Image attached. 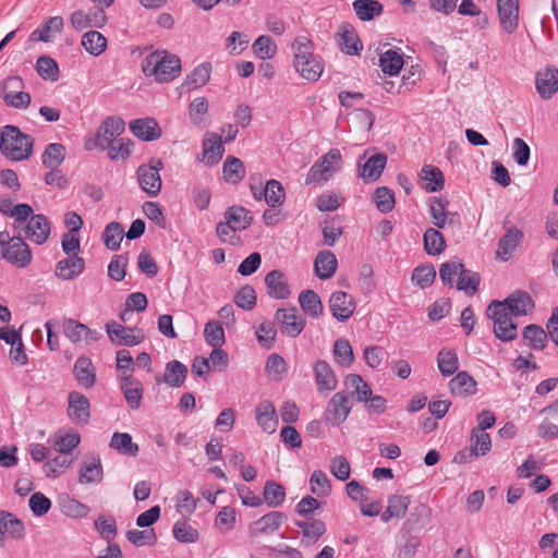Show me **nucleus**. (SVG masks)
Here are the masks:
<instances>
[{"label": "nucleus", "instance_id": "f257e3e1", "mask_svg": "<svg viewBox=\"0 0 558 558\" xmlns=\"http://www.w3.org/2000/svg\"><path fill=\"white\" fill-rule=\"evenodd\" d=\"M293 68L300 76L308 82H317L324 72L319 56L314 54L312 40L298 36L292 43Z\"/></svg>", "mask_w": 558, "mask_h": 558}, {"label": "nucleus", "instance_id": "f03ea898", "mask_svg": "<svg viewBox=\"0 0 558 558\" xmlns=\"http://www.w3.org/2000/svg\"><path fill=\"white\" fill-rule=\"evenodd\" d=\"M145 76H153L157 82H170L181 73V60L166 50L149 53L142 63Z\"/></svg>", "mask_w": 558, "mask_h": 558}, {"label": "nucleus", "instance_id": "7ed1b4c3", "mask_svg": "<svg viewBox=\"0 0 558 558\" xmlns=\"http://www.w3.org/2000/svg\"><path fill=\"white\" fill-rule=\"evenodd\" d=\"M34 140L24 134L17 126L5 125L1 130L0 150L12 161L28 159L33 153Z\"/></svg>", "mask_w": 558, "mask_h": 558}, {"label": "nucleus", "instance_id": "20e7f679", "mask_svg": "<svg viewBox=\"0 0 558 558\" xmlns=\"http://www.w3.org/2000/svg\"><path fill=\"white\" fill-rule=\"evenodd\" d=\"M344 390L347 396L357 402H364L368 410L379 413L384 407V399L381 396H373L369 385L357 374H349L343 380Z\"/></svg>", "mask_w": 558, "mask_h": 558}, {"label": "nucleus", "instance_id": "39448f33", "mask_svg": "<svg viewBox=\"0 0 558 558\" xmlns=\"http://www.w3.org/2000/svg\"><path fill=\"white\" fill-rule=\"evenodd\" d=\"M486 314L494 322V335L497 339L508 342L517 338V324L512 320V315L505 312L500 301H493L488 305Z\"/></svg>", "mask_w": 558, "mask_h": 558}, {"label": "nucleus", "instance_id": "423d86ee", "mask_svg": "<svg viewBox=\"0 0 558 558\" xmlns=\"http://www.w3.org/2000/svg\"><path fill=\"white\" fill-rule=\"evenodd\" d=\"M23 89L24 82L20 76H9L0 83V97L9 107L26 109L31 105L32 97Z\"/></svg>", "mask_w": 558, "mask_h": 558}, {"label": "nucleus", "instance_id": "0eeeda50", "mask_svg": "<svg viewBox=\"0 0 558 558\" xmlns=\"http://www.w3.org/2000/svg\"><path fill=\"white\" fill-rule=\"evenodd\" d=\"M341 154L332 148L322 156L310 169L306 175V184L323 183L328 181L339 169Z\"/></svg>", "mask_w": 558, "mask_h": 558}, {"label": "nucleus", "instance_id": "6e6552de", "mask_svg": "<svg viewBox=\"0 0 558 558\" xmlns=\"http://www.w3.org/2000/svg\"><path fill=\"white\" fill-rule=\"evenodd\" d=\"M163 163L158 158H151L149 163L142 165L137 169V181L141 189L149 196L155 197L161 190L160 170Z\"/></svg>", "mask_w": 558, "mask_h": 558}, {"label": "nucleus", "instance_id": "1a4fd4ad", "mask_svg": "<svg viewBox=\"0 0 558 558\" xmlns=\"http://www.w3.org/2000/svg\"><path fill=\"white\" fill-rule=\"evenodd\" d=\"M125 123L121 118L108 117L97 129L94 145L100 150L113 144L124 132Z\"/></svg>", "mask_w": 558, "mask_h": 558}, {"label": "nucleus", "instance_id": "9d476101", "mask_svg": "<svg viewBox=\"0 0 558 558\" xmlns=\"http://www.w3.org/2000/svg\"><path fill=\"white\" fill-rule=\"evenodd\" d=\"M505 234L498 241L496 251L497 258L507 262L509 260L514 251L520 246L523 240V231L514 226H509L508 217L502 221Z\"/></svg>", "mask_w": 558, "mask_h": 558}, {"label": "nucleus", "instance_id": "9b49d317", "mask_svg": "<svg viewBox=\"0 0 558 558\" xmlns=\"http://www.w3.org/2000/svg\"><path fill=\"white\" fill-rule=\"evenodd\" d=\"M2 257L19 268H25L32 263V252L29 246L21 238H10L3 245Z\"/></svg>", "mask_w": 558, "mask_h": 558}, {"label": "nucleus", "instance_id": "f8f14e48", "mask_svg": "<svg viewBox=\"0 0 558 558\" xmlns=\"http://www.w3.org/2000/svg\"><path fill=\"white\" fill-rule=\"evenodd\" d=\"M105 10L101 7H94L90 12L75 10L70 15V24L77 32L92 27L102 28L108 22Z\"/></svg>", "mask_w": 558, "mask_h": 558}, {"label": "nucleus", "instance_id": "ddd939ff", "mask_svg": "<svg viewBox=\"0 0 558 558\" xmlns=\"http://www.w3.org/2000/svg\"><path fill=\"white\" fill-rule=\"evenodd\" d=\"M106 331L110 341L117 345L133 347L144 340V333L141 329L125 327L114 320L106 324Z\"/></svg>", "mask_w": 558, "mask_h": 558}, {"label": "nucleus", "instance_id": "4468645a", "mask_svg": "<svg viewBox=\"0 0 558 558\" xmlns=\"http://www.w3.org/2000/svg\"><path fill=\"white\" fill-rule=\"evenodd\" d=\"M335 40L340 50L345 54L360 56L363 50V44L354 26L349 22H343L338 26Z\"/></svg>", "mask_w": 558, "mask_h": 558}, {"label": "nucleus", "instance_id": "2eb2a0df", "mask_svg": "<svg viewBox=\"0 0 558 558\" xmlns=\"http://www.w3.org/2000/svg\"><path fill=\"white\" fill-rule=\"evenodd\" d=\"M275 319L280 325L281 332L291 338L298 337L305 327V318L295 307L278 308Z\"/></svg>", "mask_w": 558, "mask_h": 558}, {"label": "nucleus", "instance_id": "dca6fc26", "mask_svg": "<svg viewBox=\"0 0 558 558\" xmlns=\"http://www.w3.org/2000/svg\"><path fill=\"white\" fill-rule=\"evenodd\" d=\"M62 327L65 337L73 343L84 342L85 344H89L101 338V333L99 331L90 329L85 324L72 318L65 319Z\"/></svg>", "mask_w": 558, "mask_h": 558}, {"label": "nucleus", "instance_id": "f3484780", "mask_svg": "<svg viewBox=\"0 0 558 558\" xmlns=\"http://www.w3.org/2000/svg\"><path fill=\"white\" fill-rule=\"evenodd\" d=\"M384 172V154H374L367 157V151L357 163V175L365 183L376 182Z\"/></svg>", "mask_w": 558, "mask_h": 558}, {"label": "nucleus", "instance_id": "a211bd4d", "mask_svg": "<svg viewBox=\"0 0 558 558\" xmlns=\"http://www.w3.org/2000/svg\"><path fill=\"white\" fill-rule=\"evenodd\" d=\"M351 409L352 407L347 392L339 391L335 393L328 402L325 413L326 420L330 424L338 426L347 420Z\"/></svg>", "mask_w": 558, "mask_h": 558}, {"label": "nucleus", "instance_id": "6ab92c4d", "mask_svg": "<svg viewBox=\"0 0 558 558\" xmlns=\"http://www.w3.org/2000/svg\"><path fill=\"white\" fill-rule=\"evenodd\" d=\"M497 12L501 28L514 33L519 27V0H497Z\"/></svg>", "mask_w": 558, "mask_h": 558}, {"label": "nucleus", "instance_id": "aec40b11", "mask_svg": "<svg viewBox=\"0 0 558 558\" xmlns=\"http://www.w3.org/2000/svg\"><path fill=\"white\" fill-rule=\"evenodd\" d=\"M63 27L64 20L62 16H51L31 33L29 41L51 43L58 35L62 33Z\"/></svg>", "mask_w": 558, "mask_h": 558}, {"label": "nucleus", "instance_id": "412c9836", "mask_svg": "<svg viewBox=\"0 0 558 558\" xmlns=\"http://www.w3.org/2000/svg\"><path fill=\"white\" fill-rule=\"evenodd\" d=\"M313 372L319 393H328L337 388L338 378L328 362L317 360L313 365Z\"/></svg>", "mask_w": 558, "mask_h": 558}, {"label": "nucleus", "instance_id": "4be33fe9", "mask_svg": "<svg viewBox=\"0 0 558 558\" xmlns=\"http://www.w3.org/2000/svg\"><path fill=\"white\" fill-rule=\"evenodd\" d=\"M25 238L36 244H44L50 235V223L41 214L31 216L24 227Z\"/></svg>", "mask_w": 558, "mask_h": 558}, {"label": "nucleus", "instance_id": "5701e85b", "mask_svg": "<svg viewBox=\"0 0 558 558\" xmlns=\"http://www.w3.org/2000/svg\"><path fill=\"white\" fill-rule=\"evenodd\" d=\"M329 308L332 316L339 322L348 320L354 313L355 303L354 299L343 292L337 291L331 294L329 300Z\"/></svg>", "mask_w": 558, "mask_h": 558}, {"label": "nucleus", "instance_id": "b1692460", "mask_svg": "<svg viewBox=\"0 0 558 558\" xmlns=\"http://www.w3.org/2000/svg\"><path fill=\"white\" fill-rule=\"evenodd\" d=\"M500 303L505 312L515 317L526 315L534 308V303L530 294L520 290L514 291L504 301H500Z\"/></svg>", "mask_w": 558, "mask_h": 558}, {"label": "nucleus", "instance_id": "393cba45", "mask_svg": "<svg viewBox=\"0 0 558 558\" xmlns=\"http://www.w3.org/2000/svg\"><path fill=\"white\" fill-rule=\"evenodd\" d=\"M89 401L81 392L73 391L69 395L68 415L76 424H86L89 420Z\"/></svg>", "mask_w": 558, "mask_h": 558}, {"label": "nucleus", "instance_id": "a878e982", "mask_svg": "<svg viewBox=\"0 0 558 558\" xmlns=\"http://www.w3.org/2000/svg\"><path fill=\"white\" fill-rule=\"evenodd\" d=\"M255 418L258 426L266 433L272 434L278 426V416L274 403L269 400L260 401L255 409Z\"/></svg>", "mask_w": 558, "mask_h": 558}, {"label": "nucleus", "instance_id": "bb28decb", "mask_svg": "<svg viewBox=\"0 0 558 558\" xmlns=\"http://www.w3.org/2000/svg\"><path fill=\"white\" fill-rule=\"evenodd\" d=\"M537 93L543 99H549L558 92V70L553 66L538 71L535 77Z\"/></svg>", "mask_w": 558, "mask_h": 558}, {"label": "nucleus", "instance_id": "cd10ccee", "mask_svg": "<svg viewBox=\"0 0 558 558\" xmlns=\"http://www.w3.org/2000/svg\"><path fill=\"white\" fill-rule=\"evenodd\" d=\"M85 269L84 258L75 255L60 259L54 269V276L61 280L69 281L78 277Z\"/></svg>", "mask_w": 558, "mask_h": 558}, {"label": "nucleus", "instance_id": "c85d7f7f", "mask_svg": "<svg viewBox=\"0 0 558 558\" xmlns=\"http://www.w3.org/2000/svg\"><path fill=\"white\" fill-rule=\"evenodd\" d=\"M286 520L287 515L280 511L269 512L252 524L251 532L254 536L260 534H274L280 529Z\"/></svg>", "mask_w": 558, "mask_h": 558}, {"label": "nucleus", "instance_id": "c756f323", "mask_svg": "<svg viewBox=\"0 0 558 558\" xmlns=\"http://www.w3.org/2000/svg\"><path fill=\"white\" fill-rule=\"evenodd\" d=\"M129 128L136 137L146 142L156 141L161 136V130L153 118L136 119L130 122Z\"/></svg>", "mask_w": 558, "mask_h": 558}, {"label": "nucleus", "instance_id": "7c9ffc66", "mask_svg": "<svg viewBox=\"0 0 558 558\" xmlns=\"http://www.w3.org/2000/svg\"><path fill=\"white\" fill-rule=\"evenodd\" d=\"M265 283L269 296L274 299H288L291 294L286 276L280 270H271L265 276Z\"/></svg>", "mask_w": 558, "mask_h": 558}, {"label": "nucleus", "instance_id": "2f4dec72", "mask_svg": "<svg viewBox=\"0 0 558 558\" xmlns=\"http://www.w3.org/2000/svg\"><path fill=\"white\" fill-rule=\"evenodd\" d=\"M24 523L12 513L0 511V545L4 538H21L24 535Z\"/></svg>", "mask_w": 558, "mask_h": 558}, {"label": "nucleus", "instance_id": "473e14b6", "mask_svg": "<svg viewBox=\"0 0 558 558\" xmlns=\"http://www.w3.org/2000/svg\"><path fill=\"white\" fill-rule=\"evenodd\" d=\"M104 471L98 457H86L80 470L78 482L81 484H99L102 481Z\"/></svg>", "mask_w": 558, "mask_h": 558}, {"label": "nucleus", "instance_id": "72a5a7b5", "mask_svg": "<svg viewBox=\"0 0 558 558\" xmlns=\"http://www.w3.org/2000/svg\"><path fill=\"white\" fill-rule=\"evenodd\" d=\"M223 151L221 137L215 133L207 134L203 142L202 161L213 166L221 159Z\"/></svg>", "mask_w": 558, "mask_h": 558}, {"label": "nucleus", "instance_id": "f704fd0d", "mask_svg": "<svg viewBox=\"0 0 558 558\" xmlns=\"http://www.w3.org/2000/svg\"><path fill=\"white\" fill-rule=\"evenodd\" d=\"M338 266L336 255L330 251H322L317 254L314 263L315 275L323 280L331 278Z\"/></svg>", "mask_w": 558, "mask_h": 558}, {"label": "nucleus", "instance_id": "c9c22d12", "mask_svg": "<svg viewBox=\"0 0 558 558\" xmlns=\"http://www.w3.org/2000/svg\"><path fill=\"white\" fill-rule=\"evenodd\" d=\"M74 375L82 387H93L96 381V372L90 359L80 356L74 364Z\"/></svg>", "mask_w": 558, "mask_h": 558}, {"label": "nucleus", "instance_id": "e433bc0d", "mask_svg": "<svg viewBox=\"0 0 558 558\" xmlns=\"http://www.w3.org/2000/svg\"><path fill=\"white\" fill-rule=\"evenodd\" d=\"M120 388L123 392L128 405L133 410L138 409L143 398L142 384L133 377H125L123 380H121Z\"/></svg>", "mask_w": 558, "mask_h": 558}, {"label": "nucleus", "instance_id": "4c0bfd02", "mask_svg": "<svg viewBox=\"0 0 558 558\" xmlns=\"http://www.w3.org/2000/svg\"><path fill=\"white\" fill-rule=\"evenodd\" d=\"M422 187L427 192H438L444 189V174L439 168L427 165L424 166L420 173Z\"/></svg>", "mask_w": 558, "mask_h": 558}, {"label": "nucleus", "instance_id": "58836bf2", "mask_svg": "<svg viewBox=\"0 0 558 558\" xmlns=\"http://www.w3.org/2000/svg\"><path fill=\"white\" fill-rule=\"evenodd\" d=\"M211 73V64L209 62H204L198 64L194 70L186 76L185 81L182 84V88L191 92L193 89H197L207 84L210 78Z\"/></svg>", "mask_w": 558, "mask_h": 558}, {"label": "nucleus", "instance_id": "ea45409f", "mask_svg": "<svg viewBox=\"0 0 558 558\" xmlns=\"http://www.w3.org/2000/svg\"><path fill=\"white\" fill-rule=\"evenodd\" d=\"M450 391L457 396H472L476 392V381L468 372H459L449 381Z\"/></svg>", "mask_w": 558, "mask_h": 558}, {"label": "nucleus", "instance_id": "a19ab883", "mask_svg": "<svg viewBox=\"0 0 558 558\" xmlns=\"http://www.w3.org/2000/svg\"><path fill=\"white\" fill-rule=\"evenodd\" d=\"M225 220L238 231L245 230L253 221L250 211L242 206L229 207L223 214Z\"/></svg>", "mask_w": 558, "mask_h": 558}, {"label": "nucleus", "instance_id": "79ce46f5", "mask_svg": "<svg viewBox=\"0 0 558 558\" xmlns=\"http://www.w3.org/2000/svg\"><path fill=\"white\" fill-rule=\"evenodd\" d=\"M187 376V367L180 361L173 360L167 363L162 380L170 387H181Z\"/></svg>", "mask_w": 558, "mask_h": 558}, {"label": "nucleus", "instance_id": "37998d69", "mask_svg": "<svg viewBox=\"0 0 558 558\" xmlns=\"http://www.w3.org/2000/svg\"><path fill=\"white\" fill-rule=\"evenodd\" d=\"M296 525L302 530V544L304 545L316 543L318 538L326 532L324 522L317 519L296 522Z\"/></svg>", "mask_w": 558, "mask_h": 558}, {"label": "nucleus", "instance_id": "c03bdc74", "mask_svg": "<svg viewBox=\"0 0 558 558\" xmlns=\"http://www.w3.org/2000/svg\"><path fill=\"white\" fill-rule=\"evenodd\" d=\"M411 504V497L409 495L395 494L388 498V505L386 507V521L389 519H402Z\"/></svg>", "mask_w": 558, "mask_h": 558}, {"label": "nucleus", "instance_id": "a18cd8bd", "mask_svg": "<svg viewBox=\"0 0 558 558\" xmlns=\"http://www.w3.org/2000/svg\"><path fill=\"white\" fill-rule=\"evenodd\" d=\"M82 46L92 56H100L107 48V38L98 31H88L82 36Z\"/></svg>", "mask_w": 558, "mask_h": 558}, {"label": "nucleus", "instance_id": "49530a36", "mask_svg": "<svg viewBox=\"0 0 558 558\" xmlns=\"http://www.w3.org/2000/svg\"><path fill=\"white\" fill-rule=\"evenodd\" d=\"M437 364L442 376L448 377L454 374L459 368V360L456 350L441 349L437 354Z\"/></svg>", "mask_w": 558, "mask_h": 558}, {"label": "nucleus", "instance_id": "de8ad7c7", "mask_svg": "<svg viewBox=\"0 0 558 558\" xmlns=\"http://www.w3.org/2000/svg\"><path fill=\"white\" fill-rule=\"evenodd\" d=\"M352 7L361 21H371L383 12V4L377 0H355Z\"/></svg>", "mask_w": 558, "mask_h": 558}, {"label": "nucleus", "instance_id": "09e8293b", "mask_svg": "<svg viewBox=\"0 0 558 558\" xmlns=\"http://www.w3.org/2000/svg\"><path fill=\"white\" fill-rule=\"evenodd\" d=\"M66 150L63 144L51 143L41 156V162L47 169L58 168L65 159Z\"/></svg>", "mask_w": 558, "mask_h": 558}, {"label": "nucleus", "instance_id": "8fccbe9b", "mask_svg": "<svg viewBox=\"0 0 558 558\" xmlns=\"http://www.w3.org/2000/svg\"><path fill=\"white\" fill-rule=\"evenodd\" d=\"M424 250L430 256L442 253L446 248V241L442 233L434 228H428L423 236Z\"/></svg>", "mask_w": 558, "mask_h": 558}, {"label": "nucleus", "instance_id": "3c124183", "mask_svg": "<svg viewBox=\"0 0 558 558\" xmlns=\"http://www.w3.org/2000/svg\"><path fill=\"white\" fill-rule=\"evenodd\" d=\"M133 148L134 143L132 140L121 137L113 142V144L106 147L104 151H107L108 158L113 161H124L131 156Z\"/></svg>", "mask_w": 558, "mask_h": 558}, {"label": "nucleus", "instance_id": "603ef678", "mask_svg": "<svg viewBox=\"0 0 558 558\" xmlns=\"http://www.w3.org/2000/svg\"><path fill=\"white\" fill-rule=\"evenodd\" d=\"M264 199L272 208L281 206L286 199L282 184L275 179L268 180L264 187Z\"/></svg>", "mask_w": 558, "mask_h": 558}, {"label": "nucleus", "instance_id": "864d4df0", "mask_svg": "<svg viewBox=\"0 0 558 558\" xmlns=\"http://www.w3.org/2000/svg\"><path fill=\"white\" fill-rule=\"evenodd\" d=\"M110 447L119 453L135 457L138 452L137 444L133 442L132 436L128 433H114L110 440Z\"/></svg>", "mask_w": 558, "mask_h": 558}, {"label": "nucleus", "instance_id": "5fc2aeb1", "mask_svg": "<svg viewBox=\"0 0 558 558\" xmlns=\"http://www.w3.org/2000/svg\"><path fill=\"white\" fill-rule=\"evenodd\" d=\"M299 302L302 310L312 317H318L323 313V303L313 290L302 291L299 295Z\"/></svg>", "mask_w": 558, "mask_h": 558}, {"label": "nucleus", "instance_id": "6e6d98bb", "mask_svg": "<svg viewBox=\"0 0 558 558\" xmlns=\"http://www.w3.org/2000/svg\"><path fill=\"white\" fill-rule=\"evenodd\" d=\"M252 49L257 58L268 60L275 57L277 45L270 36L262 35L253 43Z\"/></svg>", "mask_w": 558, "mask_h": 558}, {"label": "nucleus", "instance_id": "4d7b16f0", "mask_svg": "<svg viewBox=\"0 0 558 558\" xmlns=\"http://www.w3.org/2000/svg\"><path fill=\"white\" fill-rule=\"evenodd\" d=\"M311 492L318 497H327L331 493V482L322 470H315L310 478Z\"/></svg>", "mask_w": 558, "mask_h": 558}, {"label": "nucleus", "instance_id": "13d9d810", "mask_svg": "<svg viewBox=\"0 0 558 558\" xmlns=\"http://www.w3.org/2000/svg\"><path fill=\"white\" fill-rule=\"evenodd\" d=\"M223 175L228 182H240L245 175L244 163L236 157H227L223 162Z\"/></svg>", "mask_w": 558, "mask_h": 558}, {"label": "nucleus", "instance_id": "bf43d9fd", "mask_svg": "<svg viewBox=\"0 0 558 558\" xmlns=\"http://www.w3.org/2000/svg\"><path fill=\"white\" fill-rule=\"evenodd\" d=\"M124 230L120 222L112 221L108 223L102 233V240L107 248L116 251L119 248L123 239Z\"/></svg>", "mask_w": 558, "mask_h": 558}, {"label": "nucleus", "instance_id": "052dcab7", "mask_svg": "<svg viewBox=\"0 0 558 558\" xmlns=\"http://www.w3.org/2000/svg\"><path fill=\"white\" fill-rule=\"evenodd\" d=\"M333 355L336 362L342 367H350L354 361L351 344L347 339H337L333 343Z\"/></svg>", "mask_w": 558, "mask_h": 558}, {"label": "nucleus", "instance_id": "680f3d73", "mask_svg": "<svg viewBox=\"0 0 558 558\" xmlns=\"http://www.w3.org/2000/svg\"><path fill=\"white\" fill-rule=\"evenodd\" d=\"M430 513L432 511L426 505L416 506L411 517L404 522L403 530H414L416 526L423 529L429 522Z\"/></svg>", "mask_w": 558, "mask_h": 558}, {"label": "nucleus", "instance_id": "e2e57ef3", "mask_svg": "<svg viewBox=\"0 0 558 558\" xmlns=\"http://www.w3.org/2000/svg\"><path fill=\"white\" fill-rule=\"evenodd\" d=\"M286 498L283 486L275 481H267L264 487V499L269 507L280 506Z\"/></svg>", "mask_w": 558, "mask_h": 558}, {"label": "nucleus", "instance_id": "0e129e2a", "mask_svg": "<svg viewBox=\"0 0 558 558\" xmlns=\"http://www.w3.org/2000/svg\"><path fill=\"white\" fill-rule=\"evenodd\" d=\"M523 338L529 341L530 347L535 350H543L547 342V333L538 325H527L523 329Z\"/></svg>", "mask_w": 558, "mask_h": 558}, {"label": "nucleus", "instance_id": "69168bd1", "mask_svg": "<svg viewBox=\"0 0 558 558\" xmlns=\"http://www.w3.org/2000/svg\"><path fill=\"white\" fill-rule=\"evenodd\" d=\"M446 205L447 202L441 198H429L428 211L433 218L434 226L438 229L445 228L447 222L448 213H446Z\"/></svg>", "mask_w": 558, "mask_h": 558}, {"label": "nucleus", "instance_id": "338daca9", "mask_svg": "<svg viewBox=\"0 0 558 558\" xmlns=\"http://www.w3.org/2000/svg\"><path fill=\"white\" fill-rule=\"evenodd\" d=\"M480 281L477 272L466 270L463 267L458 277L457 288L464 291L468 295H473L478 289Z\"/></svg>", "mask_w": 558, "mask_h": 558}, {"label": "nucleus", "instance_id": "774afa93", "mask_svg": "<svg viewBox=\"0 0 558 558\" xmlns=\"http://www.w3.org/2000/svg\"><path fill=\"white\" fill-rule=\"evenodd\" d=\"M204 337L206 342L213 347L218 348L225 343V330L220 323L209 320L204 328Z\"/></svg>", "mask_w": 558, "mask_h": 558}]
</instances>
